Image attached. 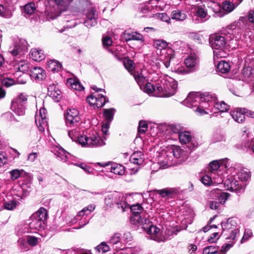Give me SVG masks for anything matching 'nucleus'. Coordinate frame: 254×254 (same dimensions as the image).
<instances>
[{
    "label": "nucleus",
    "instance_id": "1",
    "mask_svg": "<svg viewBox=\"0 0 254 254\" xmlns=\"http://www.w3.org/2000/svg\"><path fill=\"white\" fill-rule=\"evenodd\" d=\"M73 128L68 130L69 137L74 141H77L82 147H98L106 144V137H101L96 131H90L86 135L80 134V129L78 127H71Z\"/></svg>",
    "mask_w": 254,
    "mask_h": 254
},
{
    "label": "nucleus",
    "instance_id": "2",
    "mask_svg": "<svg viewBox=\"0 0 254 254\" xmlns=\"http://www.w3.org/2000/svg\"><path fill=\"white\" fill-rule=\"evenodd\" d=\"M211 97L208 94L190 93L183 101V104L189 108L195 107L194 110L199 115L207 114L205 111L210 107Z\"/></svg>",
    "mask_w": 254,
    "mask_h": 254
},
{
    "label": "nucleus",
    "instance_id": "3",
    "mask_svg": "<svg viewBox=\"0 0 254 254\" xmlns=\"http://www.w3.org/2000/svg\"><path fill=\"white\" fill-rule=\"evenodd\" d=\"M50 5L46 10L48 20H54L59 17L62 11L66 9L72 0H47Z\"/></svg>",
    "mask_w": 254,
    "mask_h": 254
},
{
    "label": "nucleus",
    "instance_id": "4",
    "mask_svg": "<svg viewBox=\"0 0 254 254\" xmlns=\"http://www.w3.org/2000/svg\"><path fill=\"white\" fill-rule=\"evenodd\" d=\"M162 85L157 86L156 89L160 93V96L169 97L173 96L176 93L178 83L173 78L167 76L161 81Z\"/></svg>",
    "mask_w": 254,
    "mask_h": 254
},
{
    "label": "nucleus",
    "instance_id": "5",
    "mask_svg": "<svg viewBox=\"0 0 254 254\" xmlns=\"http://www.w3.org/2000/svg\"><path fill=\"white\" fill-rule=\"evenodd\" d=\"M17 179L23 177L25 180V183L19 184L17 187V197H19L18 200L23 199L27 196L30 192V183L29 182L32 179L30 174L26 173L23 170L17 169Z\"/></svg>",
    "mask_w": 254,
    "mask_h": 254
},
{
    "label": "nucleus",
    "instance_id": "6",
    "mask_svg": "<svg viewBox=\"0 0 254 254\" xmlns=\"http://www.w3.org/2000/svg\"><path fill=\"white\" fill-rule=\"evenodd\" d=\"M224 29L223 28L221 31V35H216L211 38L210 43L214 50H223L227 42L232 40L230 39L229 34L224 33Z\"/></svg>",
    "mask_w": 254,
    "mask_h": 254
},
{
    "label": "nucleus",
    "instance_id": "7",
    "mask_svg": "<svg viewBox=\"0 0 254 254\" xmlns=\"http://www.w3.org/2000/svg\"><path fill=\"white\" fill-rule=\"evenodd\" d=\"M121 196L114 193L109 194L105 199V203L107 206H111L114 203L117 204L119 209L122 212H124L129 207L128 203L126 201V198L122 196L120 201H118V198H120Z\"/></svg>",
    "mask_w": 254,
    "mask_h": 254
},
{
    "label": "nucleus",
    "instance_id": "8",
    "mask_svg": "<svg viewBox=\"0 0 254 254\" xmlns=\"http://www.w3.org/2000/svg\"><path fill=\"white\" fill-rule=\"evenodd\" d=\"M198 60L195 55H190L185 60V64L187 67L185 69L183 66L179 67L175 71L180 74H187L195 70L198 64Z\"/></svg>",
    "mask_w": 254,
    "mask_h": 254
},
{
    "label": "nucleus",
    "instance_id": "9",
    "mask_svg": "<svg viewBox=\"0 0 254 254\" xmlns=\"http://www.w3.org/2000/svg\"><path fill=\"white\" fill-rule=\"evenodd\" d=\"M247 16H241L239 19L236 22L231 23L225 28L224 30V34H228L230 35V39H233L234 36L235 30L237 27L240 28H244L247 26L248 24Z\"/></svg>",
    "mask_w": 254,
    "mask_h": 254
},
{
    "label": "nucleus",
    "instance_id": "10",
    "mask_svg": "<svg viewBox=\"0 0 254 254\" xmlns=\"http://www.w3.org/2000/svg\"><path fill=\"white\" fill-rule=\"evenodd\" d=\"M140 225H142V228L150 235L151 239L157 241V239H159L160 237L161 232L160 229L151 223L149 220L145 218L144 221L141 223Z\"/></svg>",
    "mask_w": 254,
    "mask_h": 254
},
{
    "label": "nucleus",
    "instance_id": "11",
    "mask_svg": "<svg viewBox=\"0 0 254 254\" xmlns=\"http://www.w3.org/2000/svg\"><path fill=\"white\" fill-rule=\"evenodd\" d=\"M80 118L78 111L75 109H69L67 110L65 117L66 125L68 127H78Z\"/></svg>",
    "mask_w": 254,
    "mask_h": 254
},
{
    "label": "nucleus",
    "instance_id": "12",
    "mask_svg": "<svg viewBox=\"0 0 254 254\" xmlns=\"http://www.w3.org/2000/svg\"><path fill=\"white\" fill-rule=\"evenodd\" d=\"M238 229H233L232 231L227 232L226 234L222 235L226 240H230L229 243L226 244L225 245L222 246L221 248V252L225 253L227 252L233 245V244L236 241L237 236L239 233Z\"/></svg>",
    "mask_w": 254,
    "mask_h": 254
},
{
    "label": "nucleus",
    "instance_id": "13",
    "mask_svg": "<svg viewBox=\"0 0 254 254\" xmlns=\"http://www.w3.org/2000/svg\"><path fill=\"white\" fill-rule=\"evenodd\" d=\"M35 122L39 130L41 132L44 131L45 128L48 126L46 110L44 108L40 109L39 113L36 115Z\"/></svg>",
    "mask_w": 254,
    "mask_h": 254
},
{
    "label": "nucleus",
    "instance_id": "14",
    "mask_svg": "<svg viewBox=\"0 0 254 254\" xmlns=\"http://www.w3.org/2000/svg\"><path fill=\"white\" fill-rule=\"evenodd\" d=\"M86 18L84 21V25L90 28L94 26L97 22L98 15L96 10L92 7L89 9L87 12L86 14Z\"/></svg>",
    "mask_w": 254,
    "mask_h": 254
},
{
    "label": "nucleus",
    "instance_id": "15",
    "mask_svg": "<svg viewBox=\"0 0 254 254\" xmlns=\"http://www.w3.org/2000/svg\"><path fill=\"white\" fill-rule=\"evenodd\" d=\"M14 5L15 2H12L11 0H7L5 6L0 4V15L7 18L11 17L15 9Z\"/></svg>",
    "mask_w": 254,
    "mask_h": 254
},
{
    "label": "nucleus",
    "instance_id": "16",
    "mask_svg": "<svg viewBox=\"0 0 254 254\" xmlns=\"http://www.w3.org/2000/svg\"><path fill=\"white\" fill-rule=\"evenodd\" d=\"M129 207L127 208H130L131 211L134 214V216L132 218V221L133 222L134 224H140L144 221V218H142L139 213L142 210V207L139 204H136L135 205H130L128 204Z\"/></svg>",
    "mask_w": 254,
    "mask_h": 254
},
{
    "label": "nucleus",
    "instance_id": "17",
    "mask_svg": "<svg viewBox=\"0 0 254 254\" xmlns=\"http://www.w3.org/2000/svg\"><path fill=\"white\" fill-rule=\"evenodd\" d=\"M27 101V96L24 93H21L17 97V115L23 116L25 113Z\"/></svg>",
    "mask_w": 254,
    "mask_h": 254
},
{
    "label": "nucleus",
    "instance_id": "18",
    "mask_svg": "<svg viewBox=\"0 0 254 254\" xmlns=\"http://www.w3.org/2000/svg\"><path fill=\"white\" fill-rule=\"evenodd\" d=\"M225 185L227 186V190L231 191L241 190L243 185L239 182L237 178H236L235 175L231 176L227 179L224 183Z\"/></svg>",
    "mask_w": 254,
    "mask_h": 254
},
{
    "label": "nucleus",
    "instance_id": "19",
    "mask_svg": "<svg viewBox=\"0 0 254 254\" xmlns=\"http://www.w3.org/2000/svg\"><path fill=\"white\" fill-rule=\"evenodd\" d=\"M123 38L126 41L135 40L143 42L144 40L143 36L142 34L130 30H126L123 33Z\"/></svg>",
    "mask_w": 254,
    "mask_h": 254
},
{
    "label": "nucleus",
    "instance_id": "20",
    "mask_svg": "<svg viewBox=\"0 0 254 254\" xmlns=\"http://www.w3.org/2000/svg\"><path fill=\"white\" fill-rule=\"evenodd\" d=\"M236 226L237 223L235 220L232 218H229L227 220L222 222L221 227L223 231L221 235H225L227 232L232 231V230L237 229Z\"/></svg>",
    "mask_w": 254,
    "mask_h": 254
},
{
    "label": "nucleus",
    "instance_id": "21",
    "mask_svg": "<svg viewBox=\"0 0 254 254\" xmlns=\"http://www.w3.org/2000/svg\"><path fill=\"white\" fill-rule=\"evenodd\" d=\"M247 112L248 110L247 109L243 108L231 111L230 114L236 122L242 123L245 121V114Z\"/></svg>",
    "mask_w": 254,
    "mask_h": 254
},
{
    "label": "nucleus",
    "instance_id": "22",
    "mask_svg": "<svg viewBox=\"0 0 254 254\" xmlns=\"http://www.w3.org/2000/svg\"><path fill=\"white\" fill-rule=\"evenodd\" d=\"M30 76L37 81H41L46 77V73L40 67L35 66L30 70Z\"/></svg>",
    "mask_w": 254,
    "mask_h": 254
},
{
    "label": "nucleus",
    "instance_id": "23",
    "mask_svg": "<svg viewBox=\"0 0 254 254\" xmlns=\"http://www.w3.org/2000/svg\"><path fill=\"white\" fill-rule=\"evenodd\" d=\"M48 94L56 102H59L62 97L61 91L55 84L49 85Z\"/></svg>",
    "mask_w": 254,
    "mask_h": 254
},
{
    "label": "nucleus",
    "instance_id": "24",
    "mask_svg": "<svg viewBox=\"0 0 254 254\" xmlns=\"http://www.w3.org/2000/svg\"><path fill=\"white\" fill-rule=\"evenodd\" d=\"M133 75L135 81L139 85L140 88L144 85L145 83L148 81V77L146 75V72L145 70L142 71L140 72H134L131 73Z\"/></svg>",
    "mask_w": 254,
    "mask_h": 254
},
{
    "label": "nucleus",
    "instance_id": "25",
    "mask_svg": "<svg viewBox=\"0 0 254 254\" xmlns=\"http://www.w3.org/2000/svg\"><path fill=\"white\" fill-rule=\"evenodd\" d=\"M30 57L35 61L40 62L45 58V55L42 50L33 48L31 50Z\"/></svg>",
    "mask_w": 254,
    "mask_h": 254
},
{
    "label": "nucleus",
    "instance_id": "26",
    "mask_svg": "<svg viewBox=\"0 0 254 254\" xmlns=\"http://www.w3.org/2000/svg\"><path fill=\"white\" fill-rule=\"evenodd\" d=\"M211 196L218 197L219 203H224L229 196V194L225 192H221L219 189H215L211 191Z\"/></svg>",
    "mask_w": 254,
    "mask_h": 254
},
{
    "label": "nucleus",
    "instance_id": "27",
    "mask_svg": "<svg viewBox=\"0 0 254 254\" xmlns=\"http://www.w3.org/2000/svg\"><path fill=\"white\" fill-rule=\"evenodd\" d=\"M173 153L175 157L184 161L188 157V153L179 147H175L173 149Z\"/></svg>",
    "mask_w": 254,
    "mask_h": 254
},
{
    "label": "nucleus",
    "instance_id": "28",
    "mask_svg": "<svg viewBox=\"0 0 254 254\" xmlns=\"http://www.w3.org/2000/svg\"><path fill=\"white\" fill-rule=\"evenodd\" d=\"M144 158L143 153L139 151L133 153L130 158L131 163L140 165L143 164Z\"/></svg>",
    "mask_w": 254,
    "mask_h": 254
},
{
    "label": "nucleus",
    "instance_id": "29",
    "mask_svg": "<svg viewBox=\"0 0 254 254\" xmlns=\"http://www.w3.org/2000/svg\"><path fill=\"white\" fill-rule=\"evenodd\" d=\"M175 231L173 229L166 228H163L160 234V237L157 239V242H164L170 238V237L174 234Z\"/></svg>",
    "mask_w": 254,
    "mask_h": 254
},
{
    "label": "nucleus",
    "instance_id": "30",
    "mask_svg": "<svg viewBox=\"0 0 254 254\" xmlns=\"http://www.w3.org/2000/svg\"><path fill=\"white\" fill-rule=\"evenodd\" d=\"M30 220L31 222L29 223V227L31 229L39 230L44 228L45 223L42 221L36 218H32V215L30 217Z\"/></svg>",
    "mask_w": 254,
    "mask_h": 254
},
{
    "label": "nucleus",
    "instance_id": "31",
    "mask_svg": "<svg viewBox=\"0 0 254 254\" xmlns=\"http://www.w3.org/2000/svg\"><path fill=\"white\" fill-rule=\"evenodd\" d=\"M32 215V218H36L37 219H38L45 223L48 217V212L45 208L41 207L37 211L33 213Z\"/></svg>",
    "mask_w": 254,
    "mask_h": 254
},
{
    "label": "nucleus",
    "instance_id": "32",
    "mask_svg": "<svg viewBox=\"0 0 254 254\" xmlns=\"http://www.w3.org/2000/svg\"><path fill=\"white\" fill-rule=\"evenodd\" d=\"M27 52V43L25 39H20L17 42V55H23Z\"/></svg>",
    "mask_w": 254,
    "mask_h": 254
},
{
    "label": "nucleus",
    "instance_id": "33",
    "mask_svg": "<svg viewBox=\"0 0 254 254\" xmlns=\"http://www.w3.org/2000/svg\"><path fill=\"white\" fill-rule=\"evenodd\" d=\"M211 98L210 99L209 103L210 106H214V107L219 110L221 112H225L228 111L229 109V106L225 103L224 101L217 102L215 103H213L211 100Z\"/></svg>",
    "mask_w": 254,
    "mask_h": 254
},
{
    "label": "nucleus",
    "instance_id": "34",
    "mask_svg": "<svg viewBox=\"0 0 254 254\" xmlns=\"http://www.w3.org/2000/svg\"><path fill=\"white\" fill-rule=\"evenodd\" d=\"M171 16L173 19L177 21H184L187 17L186 13L180 9L173 10L171 13Z\"/></svg>",
    "mask_w": 254,
    "mask_h": 254
},
{
    "label": "nucleus",
    "instance_id": "35",
    "mask_svg": "<svg viewBox=\"0 0 254 254\" xmlns=\"http://www.w3.org/2000/svg\"><path fill=\"white\" fill-rule=\"evenodd\" d=\"M29 68V63L26 60H17V70L18 73L27 72Z\"/></svg>",
    "mask_w": 254,
    "mask_h": 254
},
{
    "label": "nucleus",
    "instance_id": "36",
    "mask_svg": "<svg viewBox=\"0 0 254 254\" xmlns=\"http://www.w3.org/2000/svg\"><path fill=\"white\" fill-rule=\"evenodd\" d=\"M235 176L243 185L244 182H247L250 179V173L244 170L239 171Z\"/></svg>",
    "mask_w": 254,
    "mask_h": 254
},
{
    "label": "nucleus",
    "instance_id": "37",
    "mask_svg": "<svg viewBox=\"0 0 254 254\" xmlns=\"http://www.w3.org/2000/svg\"><path fill=\"white\" fill-rule=\"evenodd\" d=\"M179 139L182 144H187L191 141L192 136L189 131H182L179 135Z\"/></svg>",
    "mask_w": 254,
    "mask_h": 254
},
{
    "label": "nucleus",
    "instance_id": "38",
    "mask_svg": "<svg viewBox=\"0 0 254 254\" xmlns=\"http://www.w3.org/2000/svg\"><path fill=\"white\" fill-rule=\"evenodd\" d=\"M218 71L222 73H227L230 69V64L225 61H221L217 65Z\"/></svg>",
    "mask_w": 254,
    "mask_h": 254
},
{
    "label": "nucleus",
    "instance_id": "39",
    "mask_svg": "<svg viewBox=\"0 0 254 254\" xmlns=\"http://www.w3.org/2000/svg\"><path fill=\"white\" fill-rule=\"evenodd\" d=\"M111 172L118 175H123L125 174V167L119 164H113L110 169Z\"/></svg>",
    "mask_w": 254,
    "mask_h": 254
},
{
    "label": "nucleus",
    "instance_id": "40",
    "mask_svg": "<svg viewBox=\"0 0 254 254\" xmlns=\"http://www.w3.org/2000/svg\"><path fill=\"white\" fill-rule=\"evenodd\" d=\"M67 83L70 84L71 87L78 91H81L84 89L79 80L77 79L69 78L67 79Z\"/></svg>",
    "mask_w": 254,
    "mask_h": 254
},
{
    "label": "nucleus",
    "instance_id": "41",
    "mask_svg": "<svg viewBox=\"0 0 254 254\" xmlns=\"http://www.w3.org/2000/svg\"><path fill=\"white\" fill-rule=\"evenodd\" d=\"M17 70V84H25L29 80V74L27 72L18 73Z\"/></svg>",
    "mask_w": 254,
    "mask_h": 254
},
{
    "label": "nucleus",
    "instance_id": "42",
    "mask_svg": "<svg viewBox=\"0 0 254 254\" xmlns=\"http://www.w3.org/2000/svg\"><path fill=\"white\" fill-rule=\"evenodd\" d=\"M36 10L35 3L31 2L26 4L23 9H22L23 13L25 16L27 14L28 15L32 14Z\"/></svg>",
    "mask_w": 254,
    "mask_h": 254
},
{
    "label": "nucleus",
    "instance_id": "43",
    "mask_svg": "<svg viewBox=\"0 0 254 254\" xmlns=\"http://www.w3.org/2000/svg\"><path fill=\"white\" fill-rule=\"evenodd\" d=\"M225 159L224 160H215L209 163V171L210 172H215L219 168L220 164L223 163L224 161L226 160Z\"/></svg>",
    "mask_w": 254,
    "mask_h": 254
},
{
    "label": "nucleus",
    "instance_id": "44",
    "mask_svg": "<svg viewBox=\"0 0 254 254\" xmlns=\"http://www.w3.org/2000/svg\"><path fill=\"white\" fill-rule=\"evenodd\" d=\"M223 9L228 13L232 12L237 6L235 2L225 1L223 2Z\"/></svg>",
    "mask_w": 254,
    "mask_h": 254
},
{
    "label": "nucleus",
    "instance_id": "45",
    "mask_svg": "<svg viewBox=\"0 0 254 254\" xmlns=\"http://www.w3.org/2000/svg\"><path fill=\"white\" fill-rule=\"evenodd\" d=\"M121 241V235L119 233L114 234L110 239L109 241V244L113 245V247L114 249L116 250H118L119 248L117 246H116V245L118 244Z\"/></svg>",
    "mask_w": 254,
    "mask_h": 254
},
{
    "label": "nucleus",
    "instance_id": "46",
    "mask_svg": "<svg viewBox=\"0 0 254 254\" xmlns=\"http://www.w3.org/2000/svg\"><path fill=\"white\" fill-rule=\"evenodd\" d=\"M182 129V127L180 125L176 124L169 125L167 128L168 130L172 133L179 134L181 132Z\"/></svg>",
    "mask_w": 254,
    "mask_h": 254
},
{
    "label": "nucleus",
    "instance_id": "47",
    "mask_svg": "<svg viewBox=\"0 0 254 254\" xmlns=\"http://www.w3.org/2000/svg\"><path fill=\"white\" fill-rule=\"evenodd\" d=\"M106 97L102 94H97L95 108H101L107 102Z\"/></svg>",
    "mask_w": 254,
    "mask_h": 254
},
{
    "label": "nucleus",
    "instance_id": "48",
    "mask_svg": "<svg viewBox=\"0 0 254 254\" xmlns=\"http://www.w3.org/2000/svg\"><path fill=\"white\" fill-rule=\"evenodd\" d=\"M67 154L63 148H58L55 152V154L64 162L67 161Z\"/></svg>",
    "mask_w": 254,
    "mask_h": 254
},
{
    "label": "nucleus",
    "instance_id": "49",
    "mask_svg": "<svg viewBox=\"0 0 254 254\" xmlns=\"http://www.w3.org/2000/svg\"><path fill=\"white\" fill-rule=\"evenodd\" d=\"M168 46L167 43L163 40H155L153 42V46L160 50L164 49Z\"/></svg>",
    "mask_w": 254,
    "mask_h": 254
},
{
    "label": "nucleus",
    "instance_id": "50",
    "mask_svg": "<svg viewBox=\"0 0 254 254\" xmlns=\"http://www.w3.org/2000/svg\"><path fill=\"white\" fill-rule=\"evenodd\" d=\"M115 110L113 108L104 110L103 115L106 119V121H112L113 119L114 115L115 114Z\"/></svg>",
    "mask_w": 254,
    "mask_h": 254
},
{
    "label": "nucleus",
    "instance_id": "51",
    "mask_svg": "<svg viewBox=\"0 0 254 254\" xmlns=\"http://www.w3.org/2000/svg\"><path fill=\"white\" fill-rule=\"evenodd\" d=\"M195 13L196 16L201 18H204L207 15V10L202 6H197L195 8Z\"/></svg>",
    "mask_w": 254,
    "mask_h": 254
},
{
    "label": "nucleus",
    "instance_id": "52",
    "mask_svg": "<svg viewBox=\"0 0 254 254\" xmlns=\"http://www.w3.org/2000/svg\"><path fill=\"white\" fill-rule=\"evenodd\" d=\"M156 191L163 197L169 196L174 193V190L173 189L168 188L156 190Z\"/></svg>",
    "mask_w": 254,
    "mask_h": 254
},
{
    "label": "nucleus",
    "instance_id": "53",
    "mask_svg": "<svg viewBox=\"0 0 254 254\" xmlns=\"http://www.w3.org/2000/svg\"><path fill=\"white\" fill-rule=\"evenodd\" d=\"M95 250L98 253H105L110 250V246L105 242H102L97 247L95 248Z\"/></svg>",
    "mask_w": 254,
    "mask_h": 254
},
{
    "label": "nucleus",
    "instance_id": "54",
    "mask_svg": "<svg viewBox=\"0 0 254 254\" xmlns=\"http://www.w3.org/2000/svg\"><path fill=\"white\" fill-rule=\"evenodd\" d=\"M156 88L157 86H155L153 84L149 82L148 81L147 83L142 86L141 89H143V90L147 93H151L154 91H157Z\"/></svg>",
    "mask_w": 254,
    "mask_h": 254
},
{
    "label": "nucleus",
    "instance_id": "55",
    "mask_svg": "<svg viewBox=\"0 0 254 254\" xmlns=\"http://www.w3.org/2000/svg\"><path fill=\"white\" fill-rule=\"evenodd\" d=\"M212 175L213 173H209L206 175H204L201 179V182L205 185L211 186L213 185L212 183Z\"/></svg>",
    "mask_w": 254,
    "mask_h": 254
},
{
    "label": "nucleus",
    "instance_id": "56",
    "mask_svg": "<svg viewBox=\"0 0 254 254\" xmlns=\"http://www.w3.org/2000/svg\"><path fill=\"white\" fill-rule=\"evenodd\" d=\"M19 248L22 250L27 251L29 250L27 239L20 238L18 241Z\"/></svg>",
    "mask_w": 254,
    "mask_h": 254
},
{
    "label": "nucleus",
    "instance_id": "57",
    "mask_svg": "<svg viewBox=\"0 0 254 254\" xmlns=\"http://www.w3.org/2000/svg\"><path fill=\"white\" fill-rule=\"evenodd\" d=\"M49 65L50 68H51V70L53 71H58L62 67L61 64L55 60H51L49 63Z\"/></svg>",
    "mask_w": 254,
    "mask_h": 254
},
{
    "label": "nucleus",
    "instance_id": "58",
    "mask_svg": "<svg viewBox=\"0 0 254 254\" xmlns=\"http://www.w3.org/2000/svg\"><path fill=\"white\" fill-rule=\"evenodd\" d=\"M148 125L145 121H140L138 127L139 133H144L147 130Z\"/></svg>",
    "mask_w": 254,
    "mask_h": 254
},
{
    "label": "nucleus",
    "instance_id": "59",
    "mask_svg": "<svg viewBox=\"0 0 254 254\" xmlns=\"http://www.w3.org/2000/svg\"><path fill=\"white\" fill-rule=\"evenodd\" d=\"M26 239L28 246L34 247L36 246L39 243V239L34 236H28Z\"/></svg>",
    "mask_w": 254,
    "mask_h": 254
},
{
    "label": "nucleus",
    "instance_id": "60",
    "mask_svg": "<svg viewBox=\"0 0 254 254\" xmlns=\"http://www.w3.org/2000/svg\"><path fill=\"white\" fill-rule=\"evenodd\" d=\"M210 173H213L212 180L213 185L220 184L223 183V180L221 176L216 174L215 172H210Z\"/></svg>",
    "mask_w": 254,
    "mask_h": 254
},
{
    "label": "nucleus",
    "instance_id": "61",
    "mask_svg": "<svg viewBox=\"0 0 254 254\" xmlns=\"http://www.w3.org/2000/svg\"><path fill=\"white\" fill-rule=\"evenodd\" d=\"M218 249L214 246H211L205 248L203 251V254H214L217 252Z\"/></svg>",
    "mask_w": 254,
    "mask_h": 254
},
{
    "label": "nucleus",
    "instance_id": "62",
    "mask_svg": "<svg viewBox=\"0 0 254 254\" xmlns=\"http://www.w3.org/2000/svg\"><path fill=\"white\" fill-rule=\"evenodd\" d=\"M124 65L129 72H131L134 69L133 62L131 60H125L124 62Z\"/></svg>",
    "mask_w": 254,
    "mask_h": 254
},
{
    "label": "nucleus",
    "instance_id": "63",
    "mask_svg": "<svg viewBox=\"0 0 254 254\" xmlns=\"http://www.w3.org/2000/svg\"><path fill=\"white\" fill-rule=\"evenodd\" d=\"M1 83L4 86L9 87L15 84V81L13 78H5L2 80Z\"/></svg>",
    "mask_w": 254,
    "mask_h": 254
},
{
    "label": "nucleus",
    "instance_id": "64",
    "mask_svg": "<svg viewBox=\"0 0 254 254\" xmlns=\"http://www.w3.org/2000/svg\"><path fill=\"white\" fill-rule=\"evenodd\" d=\"M209 206L210 209L215 210L217 212H219L220 210V203L217 201H209Z\"/></svg>",
    "mask_w": 254,
    "mask_h": 254
}]
</instances>
